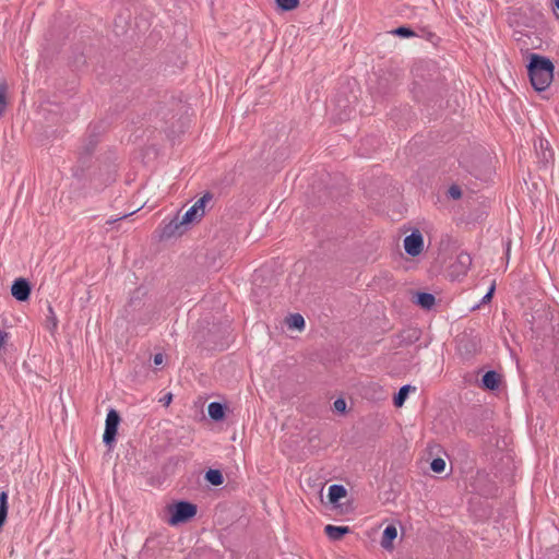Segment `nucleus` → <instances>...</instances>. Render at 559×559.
Listing matches in <instances>:
<instances>
[{"label": "nucleus", "mask_w": 559, "mask_h": 559, "mask_svg": "<svg viewBox=\"0 0 559 559\" xmlns=\"http://www.w3.org/2000/svg\"><path fill=\"white\" fill-rule=\"evenodd\" d=\"M445 461L441 457H436L431 461L430 463V468L432 472L437 473V474H441L444 472L445 469Z\"/></svg>", "instance_id": "25"}, {"label": "nucleus", "mask_w": 559, "mask_h": 559, "mask_svg": "<svg viewBox=\"0 0 559 559\" xmlns=\"http://www.w3.org/2000/svg\"><path fill=\"white\" fill-rule=\"evenodd\" d=\"M436 302V297L426 292H418L416 294L415 304L425 310H430Z\"/></svg>", "instance_id": "14"}, {"label": "nucleus", "mask_w": 559, "mask_h": 559, "mask_svg": "<svg viewBox=\"0 0 559 559\" xmlns=\"http://www.w3.org/2000/svg\"><path fill=\"white\" fill-rule=\"evenodd\" d=\"M347 490L343 485H331L329 487V500L331 503H337L341 499L345 498Z\"/></svg>", "instance_id": "16"}, {"label": "nucleus", "mask_w": 559, "mask_h": 559, "mask_svg": "<svg viewBox=\"0 0 559 559\" xmlns=\"http://www.w3.org/2000/svg\"><path fill=\"white\" fill-rule=\"evenodd\" d=\"M124 312L133 324H147L152 320L151 310L144 309V304L139 296H131Z\"/></svg>", "instance_id": "3"}, {"label": "nucleus", "mask_w": 559, "mask_h": 559, "mask_svg": "<svg viewBox=\"0 0 559 559\" xmlns=\"http://www.w3.org/2000/svg\"><path fill=\"white\" fill-rule=\"evenodd\" d=\"M127 216H128L127 214H123V216L118 217V221H121V219H123V217H127Z\"/></svg>", "instance_id": "36"}, {"label": "nucleus", "mask_w": 559, "mask_h": 559, "mask_svg": "<svg viewBox=\"0 0 559 559\" xmlns=\"http://www.w3.org/2000/svg\"><path fill=\"white\" fill-rule=\"evenodd\" d=\"M555 64L545 56L531 53L527 64V73L533 88L536 92L546 91L554 80Z\"/></svg>", "instance_id": "2"}, {"label": "nucleus", "mask_w": 559, "mask_h": 559, "mask_svg": "<svg viewBox=\"0 0 559 559\" xmlns=\"http://www.w3.org/2000/svg\"><path fill=\"white\" fill-rule=\"evenodd\" d=\"M9 495L7 491L2 490L0 491V530L4 525L7 518H8V510H9Z\"/></svg>", "instance_id": "17"}, {"label": "nucleus", "mask_w": 559, "mask_h": 559, "mask_svg": "<svg viewBox=\"0 0 559 559\" xmlns=\"http://www.w3.org/2000/svg\"><path fill=\"white\" fill-rule=\"evenodd\" d=\"M496 289L495 283L489 287L488 292L485 294V296L481 298L480 304H487L492 299L493 293Z\"/></svg>", "instance_id": "29"}, {"label": "nucleus", "mask_w": 559, "mask_h": 559, "mask_svg": "<svg viewBox=\"0 0 559 559\" xmlns=\"http://www.w3.org/2000/svg\"><path fill=\"white\" fill-rule=\"evenodd\" d=\"M7 108V85L0 84V117L4 114Z\"/></svg>", "instance_id": "26"}, {"label": "nucleus", "mask_w": 559, "mask_h": 559, "mask_svg": "<svg viewBox=\"0 0 559 559\" xmlns=\"http://www.w3.org/2000/svg\"><path fill=\"white\" fill-rule=\"evenodd\" d=\"M48 311H49V319L52 321L53 328H56L57 323H58V320H57V317H56V314L53 312V309H52V307L50 305L48 306Z\"/></svg>", "instance_id": "30"}, {"label": "nucleus", "mask_w": 559, "mask_h": 559, "mask_svg": "<svg viewBox=\"0 0 559 559\" xmlns=\"http://www.w3.org/2000/svg\"><path fill=\"white\" fill-rule=\"evenodd\" d=\"M171 399H173V395L170 393H168L167 395L164 396V399L162 401L164 402L165 405H168L171 402Z\"/></svg>", "instance_id": "32"}, {"label": "nucleus", "mask_w": 559, "mask_h": 559, "mask_svg": "<svg viewBox=\"0 0 559 559\" xmlns=\"http://www.w3.org/2000/svg\"><path fill=\"white\" fill-rule=\"evenodd\" d=\"M325 535L333 542L341 540L345 535L350 533V528L348 526H336L332 524H328L324 527Z\"/></svg>", "instance_id": "11"}, {"label": "nucleus", "mask_w": 559, "mask_h": 559, "mask_svg": "<svg viewBox=\"0 0 559 559\" xmlns=\"http://www.w3.org/2000/svg\"><path fill=\"white\" fill-rule=\"evenodd\" d=\"M205 480L213 486H221L224 483L223 473L219 469L210 468L204 476Z\"/></svg>", "instance_id": "21"}, {"label": "nucleus", "mask_w": 559, "mask_h": 559, "mask_svg": "<svg viewBox=\"0 0 559 559\" xmlns=\"http://www.w3.org/2000/svg\"><path fill=\"white\" fill-rule=\"evenodd\" d=\"M213 199V194L211 192H205L192 206L202 216L205 214V204Z\"/></svg>", "instance_id": "22"}, {"label": "nucleus", "mask_w": 559, "mask_h": 559, "mask_svg": "<svg viewBox=\"0 0 559 559\" xmlns=\"http://www.w3.org/2000/svg\"><path fill=\"white\" fill-rule=\"evenodd\" d=\"M226 405L219 402H211L207 406V413L212 420L222 421L226 415Z\"/></svg>", "instance_id": "13"}, {"label": "nucleus", "mask_w": 559, "mask_h": 559, "mask_svg": "<svg viewBox=\"0 0 559 559\" xmlns=\"http://www.w3.org/2000/svg\"><path fill=\"white\" fill-rule=\"evenodd\" d=\"M120 420V414L116 409L110 408L106 416L105 431L103 435V442L108 449H111L116 442Z\"/></svg>", "instance_id": "5"}, {"label": "nucleus", "mask_w": 559, "mask_h": 559, "mask_svg": "<svg viewBox=\"0 0 559 559\" xmlns=\"http://www.w3.org/2000/svg\"><path fill=\"white\" fill-rule=\"evenodd\" d=\"M501 382L500 374L495 370L485 372L480 381V388L484 390L495 391L499 388Z\"/></svg>", "instance_id": "10"}, {"label": "nucleus", "mask_w": 559, "mask_h": 559, "mask_svg": "<svg viewBox=\"0 0 559 559\" xmlns=\"http://www.w3.org/2000/svg\"><path fill=\"white\" fill-rule=\"evenodd\" d=\"M127 216H128L127 214H123V216L118 217V221H121V219H123V217H127Z\"/></svg>", "instance_id": "35"}, {"label": "nucleus", "mask_w": 559, "mask_h": 559, "mask_svg": "<svg viewBox=\"0 0 559 559\" xmlns=\"http://www.w3.org/2000/svg\"><path fill=\"white\" fill-rule=\"evenodd\" d=\"M334 409L338 413H344L346 409V402L344 399L338 397L334 401Z\"/></svg>", "instance_id": "28"}, {"label": "nucleus", "mask_w": 559, "mask_h": 559, "mask_svg": "<svg viewBox=\"0 0 559 559\" xmlns=\"http://www.w3.org/2000/svg\"><path fill=\"white\" fill-rule=\"evenodd\" d=\"M554 11H559V0L554 1Z\"/></svg>", "instance_id": "33"}, {"label": "nucleus", "mask_w": 559, "mask_h": 559, "mask_svg": "<svg viewBox=\"0 0 559 559\" xmlns=\"http://www.w3.org/2000/svg\"><path fill=\"white\" fill-rule=\"evenodd\" d=\"M127 216H128L127 214H123V216L118 217V221H121V219H123V217H127Z\"/></svg>", "instance_id": "34"}, {"label": "nucleus", "mask_w": 559, "mask_h": 559, "mask_svg": "<svg viewBox=\"0 0 559 559\" xmlns=\"http://www.w3.org/2000/svg\"><path fill=\"white\" fill-rule=\"evenodd\" d=\"M289 329L302 331L305 329V319L300 313H293L286 319Z\"/></svg>", "instance_id": "20"}, {"label": "nucleus", "mask_w": 559, "mask_h": 559, "mask_svg": "<svg viewBox=\"0 0 559 559\" xmlns=\"http://www.w3.org/2000/svg\"><path fill=\"white\" fill-rule=\"evenodd\" d=\"M179 223L180 218L178 214L174 218H171L167 224L164 225L162 229V238L169 239L182 235L187 230V227L185 226V224Z\"/></svg>", "instance_id": "9"}, {"label": "nucleus", "mask_w": 559, "mask_h": 559, "mask_svg": "<svg viewBox=\"0 0 559 559\" xmlns=\"http://www.w3.org/2000/svg\"><path fill=\"white\" fill-rule=\"evenodd\" d=\"M277 7L283 11H292L299 4V0H275Z\"/></svg>", "instance_id": "24"}, {"label": "nucleus", "mask_w": 559, "mask_h": 559, "mask_svg": "<svg viewBox=\"0 0 559 559\" xmlns=\"http://www.w3.org/2000/svg\"><path fill=\"white\" fill-rule=\"evenodd\" d=\"M448 193L453 199H460L462 197V190L459 186L453 185L449 188Z\"/></svg>", "instance_id": "27"}, {"label": "nucleus", "mask_w": 559, "mask_h": 559, "mask_svg": "<svg viewBox=\"0 0 559 559\" xmlns=\"http://www.w3.org/2000/svg\"><path fill=\"white\" fill-rule=\"evenodd\" d=\"M538 163L546 167L554 158V152L546 139H538L534 144Z\"/></svg>", "instance_id": "8"}, {"label": "nucleus", "mask_w": 559, "mask_h": 559, "mask_svg": "<svg viewBox=\"0 0 559 559\" xmlns=\"http://www.w3.org/2000/svg\"><path fill=\"white\" fill-rule=\"evenodd\" d=\"M411 391H413V392L416 391V388L411 384H405V385L401 386L400 390L397 391V393H395V395L393 397L394 406L402 407Z\"/></svg>", "instance_id": "15"}, {"label": "nucleus", "mask_w": 559, "mask_h": 559, "mask_svg": "<svg viewBox=\"0 0 559 559\" xmlns=\"http://www.w3.org/2000/svg\"><path fill=\"white\" fill-rule=\"evenodd\" d=\"M102 128L98 124H90L85 135L82 138L78 147V164L73 168V176L78 179H86L92 162V156L99 143Z\"/></svg>", "instance_id": "1"}, {"label": "nucleus", "mask_w": 559, "mask_h": 559, "mask_svg": "<svg viewBox=\"0 0 559 559\" xmlns=\"http://www.w3.org/2000/svg\"><path fill=\"white\" fill-rule=\"evenodd\" d=\"M32 293V286L28 280L19 277L13 281L11 286V295L17 301H26L29 299Z\"/></svg>", "instance_id": "7"}, {"label": "nucleus", "mask_w": 559, "mask_h": 559, "mask_svg": "<svg viewBox=\"0 0 559 559\" xmlns=\"http://www.w3.org/2000/svg\"><path fill=\"white\" fill-rule=\"evenodd\" d=\"M198 508L194 503L180 500L169 507L170 516L168 523L170 525H177L186 523L195 516Z\"/></svg>", "instance_id": "4"}, {"label": "nucleus", "mask_w": 559, "mask_h": 559, "mask_svg": "<svg viewBox=\"0 0 559 559\" xmlns=\"http://www.w3.org/2000/svg\"><path fill=\"white\" fill-rule=\"evenodd\" d=\"M397 537V530L393 524L388 525L383 533L380 545L382 548L386 550H391L393 548V542Z\"/></svg>", "instance_id": "12"}, {"label": "nucleus", "mask_w": 559, "mask_h": 559, "mask_svg": "<svg viewBox=\"0 0 559 559\" xmlns=\"http://www.w3.org/2000/svg\"><path fill=\"white\" fill-rule=\"evenodd\" d=\"M153 361H154V365H155V366H159V365H162V364H163V361H164V356H163V354H160V353L155 354V355H154V358H153Z\"/></svg>", "instance_id": "31"}, {"label": "nucleus", "mask_w": 559, "mask_h": 559, "mask_svg": "<svg viewBox=\"0 0 559 559\" xmlns=\"http://www.w3.org/2000/svg\"><path fill=\"white\" fill-rule=\"evenodd\" d=\"M509 251H510V243H508L507 254L509 253Z\"/></svg>", "instance_id": "37"}, {"label": "nucleus", "mask_w": 559, "mask_h": 559, "mask_svg": "<svg viewBox=\"0 0 559 559\" xmlns=\"http://www.w3.org/2000/svg\"><path fill=\"white\" fill-rule=\"evenodd\" d=\"M391 33L402 38H409L415 36V32L408 26H399L394 28Z\"/></svg>", "instance_id": "23"}, {"label": "nucleus", "mask_w": 559, "mask_h": 559, "mask_svg": "<svg viewBox=\"0 0 559 559\" xmlns=\"http://www.w3.org/2000/svg\"><path fill=\"white\" fill-rule=\"evenodd\" d=\"M203 216L195 210L193 206H191L189 210L186 211V213L182 216H179L180 223L185 224L187 227L188 225L199 222Z\"/></svg>", "instance_id": "18"}, {"label": "nucleus", "mask_w": 559, "mask_h": 559, "mask_svg": "<svg viewBox=\"0 0 559 559\" xmlns=\"http://www.w3.org/2000/svg\"><path fill=\"white\" fill-rule=\"evenodd\" d=\"M472 257L469 253L462 251L456 257V264L461 273L465 274L472 265Z\"/></svg>", "instance_id": "19"}, {"label": "nucleus", "mask_w": 559, "mask_h": 559, "mask_svg": "<svg viewBox=\"0 0 559 559\" xmlns=\"http://www.w3.org/2000/svg\"><path fill=\"white\" fill-rule=\"evenodd\" d=\"M405 252L411 257H417L424 249V237L418 229H414L404 238Z\"/></svg>", "instance_id": "6"}]
</instances>
